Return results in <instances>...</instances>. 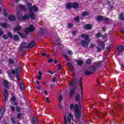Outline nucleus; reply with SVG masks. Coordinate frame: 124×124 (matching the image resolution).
Wrapping results in <instances>:
<instances>
[{
    "label": "nucleus",
    "instance_id": "obj_1",
    "mask_svg": "<svg viewBox=\"0 0 124 124\" xmlns=\"http://www.w3.org/2000/svg\"><path fill=\"white\" fill-rule=\"evenodd\" d=\"M28 8L29 9V15L28 14H25L24 16L22 17V19L23 21L26 20H29L30 17L31 19L34 20L35 19V16L34 15V12H37L38 11V8L35 6H32L31 4L28 3L27 4Z\"/></svg>",
    "mask_w": 124,
    "mask_h": 124
},
{
    "label": "nucleus",
    "instance_id": "obj_2",
    "mask_svg": "<svg viewBox=\"0 0 124 124\" xmlns=\"http://www.w3.org/2000/svg\"><path fill=\"white\" fill-rule=\"evenodd\" d=\"M81 37L84 38L85 41H81V44L83 46H87L89 45V43L91 42V39L89 38V35L86 34H81Z\"/></svg>",
    "mask_w": 124,
    "mask_h": 124
},
{
    "label": "nucleus",
    "instance_id": "obj_3",
    "mask_svg": "<svg viewBox=\"0 0 124 124\" xmlns=\"http://www.w3.org/2000/svg\"><path fill=\"white\" fill-rule=\"evenodd\" d=\"M74 108L76 118L80 119V117H81V105L76 104L75 105Z\"/></svg>",
    "mask_w": 124,
    "mask_h": 124
},
{
    "label": "nucleus",
    "instance_id": "obj_4",
    "mask_svg": "<svg viewBox=\"0 0 124 124\" xmlns=\"http://www.w3.org/2000/svg\"><path fill=\"white\" fill-rule=\"evenodd\" d=\"M73 118V116L71 114H69L67 116H64V123L65 124H71V120Z\"/></svg>",
    "mask_w": 124,
    "mask_h": 124
},
{
    "label": "nucleus",
    "instance_id": "obj_5",
    "mask_svg": "<svg viewBox=\"0 0 124 124\" xmlns=\"http://www.w3.org/2000/svg\"><path fill=\"white\" fill-rule=\"evenodd\" d=\"M34 30H35L34 26H33L32 25H31L25 29V32L28 34L29 32H31V31H33Z\"/></svg>",
    "mask_w": 124,
    "mask_h": 124
},
{
    "label": "nucleus",
    "instance_id": "obj_6",
    "mask_svg": "<svg viewBox=\"0 0 124 124\" xmlns=\"http://www.w3.org/2000/svg\"><path fill=\"white\" fill-rule=\"evenodd\" d=\"M3 96L4 97V101H7V99H8V91L6 90H4V92H3Z\"/></svg>",
    "mask_w": 124,
    "mask_h": 124
},
{
    "label": "nucleus",
    "instance_id": "obj_7",
    "mask_svg": "<svg viewBox=\"0 0 124 124\" xmlns=\"http://www.w3.org/2000/svg\"><path fill=\"white\" fill-rule=\"evenodd\" d=\"M8 19L11 22H13L16 20V16L13 15H10L8 16Z\"/></svg>",
    "mask_w": 124,
    "mask_h": 124
},
{
    "label": "nucleus",
    "instance_id": "obj_8",
    "mask_svg": "<svg viewBox=\"0 0 124 124\" xmlns=\"http://www.w3.org/2000/svg\"><path fill=\"white\" fill-rule=\"evenodd\" d=\"M124 50V46H120L117 48V52L118 53V55H121V53Z\"/></svg>",
    "mask_w": 124,
    "mask_h": 124
},
{
    "label": "nucleus",
    "instance_id": "obj_9",
    "mask_svg": "<svg viewBox=\"0 0 124 124\" xmlns=\"http://www.w3.org/2000/svg\"><path fill=\"white\" fill-rule=\"evenodd\" d=\"M84 29L85 30H92L93 29V26L91 24H87L84 26Z\"/></svg>",
    "mask_w": 124,
    "mask_h": 124
},
{
    "label": "nucleus",
    "instance_id": "obj_10",
    "mask_svg": "<svg viewBox=\"0 0 124 124\" xmlns=\"http://www.w3.org/2000/svg\"><path fill=\"white\" fill-rule=\"evenodd\" d=\"M12 74H13V75H15V74H16L15 70H12L11 72L9 73V77L10 78H12V76H11Z\"/></svg>",
    "mask_w": 124,
    "mask_h": 124
},
{
    "label": "nucleus",
    "instance_id": "obj_11",
    "mask_svg": "<svg viewBox=\"0 0 124 124\" xmlns=\"http://www.w3.org/2000/svg\"><path fill=\"white\" fill-rule=\"evenodd\" d=\"M89 15L90 14L88 12H84L81 14L80 19H83V17H84V16H89Z\"/></svg>",
    "mask_w": 124,
    "mask_h": 124
},
{
    "label": "nucleus",
    "instance_id": "obj_12",
    "mask_svg": "<svg viewBox=\"0 0 124 124\" xmlns=\"http://www.w3.org/2000/svg\"><path fill=\"white\" fill-rule=\"evenodd\" d=\"M18 7L21 10H23L24 11H27V8L26 7V6L23 5H19L18 6Z\"/></svg>",
    "mask_w": 124,
    "mask_h": 124
},
{
    "label": "nucleus",
    "instance_id": "obj_13",
    "mask_svg": "<svg viewBox=\"0 0 124 124\" xmlns=\"http://www.w3.org/2000/svg\"><path fill=\"white\" fill-rule=\"evenodd\" d=\"M32 124H38V121L37 120V118L36 117H33Z\"/></svg>",
    "mask_w": 124,
    "mask_h": 124
},
{
    "label": "nucleus",
    "instance_id": "obj_14",
    "mask_svg": "<svg viewBox=\"0 0 124 124\" xmlns=\"http://www.w3.org/2000/svg\"><path fill=\"white\" fill-rule=\"evenodd\" d=\"M4 114V108H2L0 111V119L2 118V116Z\"/></svg>",
    "mask_w": 124,
    "mask_h": 124
},
{
    "label": "nucleus",
    "instance_id": "obj_15",
    "mask_svg": "<svg viewBox=\"0 0 124 124\" xmlns=\"http://www.w3.org/2000/svg\"><path fill=\"white\" fill-rule=\"evenodd\" d=\"M74 93H75V89L74 88H72L70 92V96H73V95H74Z\"/></svg>",
    "mask_w": 124,
    "mask_h": 124
},
{
    "label": "nucleus",
    "instance_id": "obj_16",
    "mask_svg": "<svg viewBox=\"0 0 124 124\" xmlns=\"http://www.w3.org/2000/svg\"><path fill=\"white\" fill-rule=\"evenodd\" d=\"M21 29H22V27L20 26H17L14 28V31H20Z\"/></svg>",
    "mask_w": 124,
    "mask_h": 124
},
{
    "label": "nucleus",
    "instance_id": "obj_17",
    "mask_svg": "<svg viewBox=\"0 0 124 124\" xmlns=\"http://www.w3.org/2000/svg\"><path fill=\"white\" fill-rule=\"evenodd\" d=\"M72 6L73 8H78L79 5L77 3H72Z\"/></svg>",
    "mask_w": 124,
    "mask_h": 124
},
{
    "label": "nucleus",
    "instance_id": "obj_18",
    "mask_svg": "<svg viewBox=\"0 0 124 124\" xmlns=\"http://www.w3.org/2000/svg\"><path fill=\"white\" fill-rule=\"evenodd\" d=\"M72 3H68L66 5V8L67 9H70V8H72Z\"/></svg>",
    "mask_w": 124,
    "mask_h": 124
},
{
    "label": "nucleus",
    "instance_id": "obj_19",
    "mask_svg": "<svg viewBox=\"0 0 124 124\" xmlns=\"http://www.w3.org/2000/svg\"><path fill=\"white\" fill-rule=\"evenodd\" d=\"M17 33H18V34H19V35L22 38H25L27 36V35H26L25 34H23V33H21V32H18Z\"/></svg>",
    "mask_w": 124,
    "mask_h": 124
},
{
    "label": "nucleus",
    "instance_id": "obj_20",
    "mask_svg": "<svg viewBox=\"0 0 124 124\" xmlns=\"http://www.w3.org/2000/svg\"><path fill=\"white\" fill-rule=\"evenodd\" d=\"M0 25L2 28H3V29H6V28L8 27V25L5 23H1Z\"/></svg>",
    "mask_w": 124,
    "mask_h": 124
},
{
    "label": "nucleus",
    "instance_id": "obj_21",
    "mask_svg": "<svg viewBox=\"0 0 124 124\" xmlns=\"http://www.w3.org/2000/svg\"><path fill=\"white\" fill-rule=\"evenodd\" d=\"M3 84L5 87H6V88H8V87H9V83H8V81H7V80H4L3 81Z\"/></svg>",
    "mask_w": 124,
    "mask_h": 124
},
{
    "label": "nucleus",
    "instance_id": "obj_22",
    "mask_svg": "<svg viewBox=\"0 0 124 124\" xmlns=\"http://www.w3.org/2000/svg\"><path fill=\"white\" fill-rule=\"evenodd\" d=\"M13 40L15 41H18V40H19V36H18V35H14L13 36Z\"/></svg>",
    "mask_w": 124,
    "mask_h": 124
},
{
    "label": "nucleus",
    "instance_id": "obj_23",
    "mask_svg": "<svg viewBox=\"0 0 124 124\" xmlns=\"http://www.w3.org/2000/svg\"><path fill=\"white\" fill-rule=\"evenodd\" d=\"M34 46V42H31L28 44V47L31 48Z\"/></svg>",
    "mask_w": 124,
    "mask_h": 124
},
{
    "label": "nucleus",
    "instance_id": "obj_24",
    "mask_svg": "<svg viewBox=\"0 0 124 124\" xmlns=\"http://www.w3.org/2000/svg\"><path fill=\"white\" fill-rule=\"evenodd\" d=\"M68 66H69V68L71 69V71H73L74 68H73V66L70 62L68 63Z\"/></svg>",
    "mask_w": 124,
    "mask_h": 124
},
{
    "label": "nucleus",
    "instance_id": "obj_25",
    "mask_svg": "<svg viewBox=\"0 0 124 124\" xmlns=\"http://www.w3.org/2000/svg\"><path fill=\"white\" fill-rule=\"evenodd\" d=\"M78 85L80 88V89L82 90V89H83V86H82V79H79L78 80Z\"/></svg>",
    "mask_w": 124,
    "mask_h": 124
},
{
    "label": "nucleus",
    "instance_id": "obj_26",
    "mask_svg": "<svg viewBox=\"0 0 124 124\" xmlns=\"http://www.w3.org/2000/svg\"><path fill=\"white\" fill-rule=\"evenodd\" d=\"M102 19H103V16H99L97 17L96 20L97 21H98V22H100V21H101Z\"/></svg>",
    "mask_w": 124,
    "mask_h": 124
},
{
    "label": "nucleus",
    "instance_id": "obj_27",
    "mask_svg": "<svg viewBox=\"0 0 124 124\" xmlns=\"http://www.w3.org/2000/svg\"><path fill=\"white\" fill-rule=\"evenodd\" d=\"M99 45L100 47H101V48H104L105 47V44H104V42L99 43Z\"/></svg>",
    "mask_w": 124,
    "mask_h": 124
},
{
    "label": "nucleus",
    "instance_id": "obj_28",
    "mask_svg": "<svg viewBox=\"0 0 124 124\" xmlns=\"http://www.w3.org/2000/svg\"><path fill=\"white\" fill-rule=\"evenodd\" d=\"M19 86L20 88V90H24V89H25L24 86V84H23L22 83H19Z\"/></svg>",
    "mask_w": 124,
    "mask_h": 124
},
{
    "label": "nucleus",
    "instance_id": "obj_29",
    "mask_svg": "<svg viewBox=\"0 0 124 124\" xmlns=\"http://www.w3.org/2000/svg\"><path fill=\"white\" fill-rule=\"evenodd\" d=\"M76 62L78 63V65H82V64H83V61L82 60L77 61Z\"/></svg>",
    "mask_w": 124,
    "mask_h": 124
},
{
    "label": "nucleus",
    "instance_id": "obj_30",
    "mask_svg": "<svg viewBox=\"0 0 124 124\" xmlns=\"http://www.w3.org/2000/svg\"><path fill=\"white\" fill-rule=\"evenodd\" d=\"M21 71H22V69L20 67H18L16 69V73H17V74H20V73H21Z\"/></svg>",
    "mask_w": 124,
    "mask_h": 124
},
{
    "label": "nucleus",
    "instance_id": "obj_31",
    "mask_svg": "<svg viewBox=\"0 0 124 124\" xmlns=\"http://www.w3.org/2000/svg\"><path fill=\"white\" fill-rule=\"evenodd\" d=\"M17 16L19 18H21V17H22V16H23V14L22 13V11H18L17 12Z\"/></svg>",
    "mask_w": 124,
    "mask_h": 124
},
{
    "label": "nucleus",
    "instance_id": "obj_32",
    "mask_svg": "<svg viewBox=\"0 0 124 124\" xmlns=\"http://www.w3.org/2000/svg\"><path fill=\"white\" fill-rule=\"evenodd\" d=\"M67 53L68 55H69L70 56H72V55H73V52L71 50H67Z\"/></svg>",
    "mask_w": 124,
    "mask_h": 124
},
{
    "label": "nucleus",
    "instance_id": "obj_33",
    "mask_svg": "<svg viewBox=\"0 0 124 124\" xmlns=\"http://www.w3.org/2000/svg\"><path fill=\"white\" fill-rule=\"evenodd\" d=\"M86 63L87 64H91L92 63V60H91V59H87L86 61Z\"/></svg>",
    "mask_w": 124,
    "mask_h": 124
},
{
    "label": "nucleus",
    "instance_id": "obj_34",
    "mask_svg": "<svg viewBox=\"0 0 124 124\" xmlns=\"http://www.w3.org/2000/svg\"><path fill=\"white\" fill-rule=\"evenodd\" d=\"M79 97V95H77V96L76 97V101H80L82 100Z\"/></svg>",
    "mask_w": 124,
    "mask_h": 124
},
{
    "label": "nucleus",
    "instance_id": "obj_35",
    "mask_svg": "<svg viewBox=\"0 0 124 124\" xmlns=\"http://www.w3.org/2000/svg\"><path fill=\"white\" fill-rule=\"evenodd\" d=\"M119 19L120 20H124V14H121L119 16Z\"/></svg>",
    "mask_w": 124,
    "mask_h": 124
},
{
    "label": "nucleus",
    "instance_id": "obj_36",
    "mask_svg": "<svg viewBox=\"0 0 124 124\" xmlns=\"http://www.w3.org/2000/svg\"><path fill=\"white\" fill-rule=\"evenodd\" d=\"M8 36L9 38H12V33L11 32H8L7 33Z\"/></svg>",
    "mask_w": 124,
    "mask_h": 124
},
{
    "label": "nucleus",
    "instance_id": "obj_37",
    "mask_svg": "<svg viewBox=\"0 0 124 124\" xmlns=\"http://www.w3.org/2000/svg\"><path fill=\"white\" fill-rule=\"evenodd\" d=\"M9 62L10 64H13V63H14V61L11 59H10L9 60Z\"/></svg>",
    "mask_w": 124,
    "mask_h": 124
},
{
    "label": "nucleus",
    "instance_id": "obj_38",
    "mask_svg": "<svg viewBox=\"0 0 124 124\" xmlns=\"http://www.w3.org/2000/svg\"><path fill=\"white\" fill-rule=\"evenodd\" d=\"M25 46H26V43H22L20 46V48H24V47H25Z\"/></svg>",
    "mask_w": 124,
    "mask_h": 124
},
{
    "label": "nucleus",
    "instance_id": "obj_39",
    "mask_svg": "<svg viewBox=\"0 0 124 124\" xmlns=\"http://www.w3.org/2000/svg\"><path fill=\"white\" fill-rule=\"evenodd\" d=\"M21 117H22V113H18L17 114V119H18V120H21Z\"/></svg>",
    "mask_w": 124,
    "mask_h": 124
},
{
    "label": "nucleus",
    "instance_id": "obj_40",
    "mask_svg": "<svg viewBox=\"0 0 124 124\" xmlns=\"http://www.w3.org/2000/svg\"><path fill=\"white\" fill-rule=\"evenodd\" d=\"M64 57L66 60V61H70V59L69 58V57H67V55H64Z\"/></svg>",
    "mask_w": 124,
    "mask_h": 124
},
{
    "label": "nucleus",
    "instance_id": "obj_41",
    "mask_svg": "<svg viewBox=\"0 0 124 124\" xmlns=\"http://www.w3.org/2000/svg\"><path fill=\"white\" fill-rule=\"evenodd\" d=\"M16 100V98L14 96H13L11 98V102H14Z\"/></svg>",
    "mask_w": 124,
    "mask_h": 124
},
{
    "label": "nucleus",
    "instance_id": "obj_42",
    "mask_svg": "<svg viewBox=\"0 0 124 124\" xmlns=\"http://www.w3.org/2000/svg\"><path fill=\"white\" fill-rule=\"evenodd\" d=\"M73 108H74V105L73 104H71L70 105V109H71V110H72Z\"/></svg>",
    "mask_w": 124,
    "mask_h": 124
},
{
    "label": "nucleus",
    "instance_id": "obj_43",
    "mask_svg": "<svg viewBox=\"0 0 124 124\" xmlns=\"http://www.w3.org/2000/svg\"><path fill=\"white\" fill-rule=\"evenodd\" d=\"M11 121L12 122L13 124H16V122H15V120L14 119V118H11Z\"/></svg>",
    "mask_w": 124,
    "mask_h": 124
},
{
    "label": "nucleus",
    "instance_id": "obj_44",
    "mask_svg": "<svg viewBox=\"0 0 124 124\" xmlns=\"http://www.w3.org/2000/svg\"><path fill=\"white\" fill-rule=\"evenodd\" d=\"M92 74V72L90 71H87L85 72V75H91Z\"/></svg>",
    "mask_w": 124,
    "mask_h": 124
},
{
    "label": "nucleus",
    "instance_id": "obj_45",
    "mask_svg": "<svg viewBox=\"0 0 124 124\" xmlns=\"http://www.w3.org/2000/svg\"><path fill=\"white\" fill-rule=\"evenodd\" d=\"M3 39H7V38H8V37L7 36V35H6L5 34H3Z\"/></svg>",
    "mask_w": 124,
    "mask_h": 124
},
{
    "label": "nucleus",
    "instance_id": "obj_46",
    "mask_svg": "<svg viewBox=\"0 0 124 124\" xmlns=\"http://www.w3.org/2000/svg\"><path fill=\"white\" fill-rule=\"evenodd\" d=\"M59 101H62V95L59 96Z\"/></svg>",
    "mask_w": 124,
    "mask_h": 124
},
{
    "label": "nucleus",
    "instance_id": "obj_47",
    "mask_svg": "<svg viewBox=\"0 0 124 124\" xmlns=\"http://www.w3.org/2000/svg\"><path fill=\"white\" fill-rule=\"evenodd\" d=\"M100 36H101V35L99 33L96 34V37H97V38H99Z\"/></svg>",
    "mask_w": 124,
    "mask_h": 124
},
{
    "label": "nucleus",
    "instance_id": "obj_48",
    "mask_svg": "<svg viewBox=\"0 0 124 124\" xmlns=\"http://www.w3.org/2000/svg\"><path fill=\"white\" fill-rule=\"evenodd\" d=\"M4 33L3 31L0 29V36H1L2 35H3Z\"/></svg>",
    "mask_w": 124,
    "mask_h": 124
},
{
    "label": "nucleus",
    "instance_id": "obj_49",
    "mask_svg": "<svg viewBox=\"0 0 124 124\" xmlns=\"http://www.w3.org/2000/svg\"><path fill=\"white\" fill-rule=\"evenodd\" d=\"M74 82H75V80L72 79V82L70 83V86H72L74 84Z\"/></svg>",
    "mask_w": 124,
    "mask_h": 124
},
{
    "label": "nucleus",
    "instance_id": "obj_50",
    "mask_svg": "<svg viewBox=\"0 0 124 124\" xmlns=\"http://www.w3.org/2000/svg\"><path fill=\"white\" fill-rule=\"evenodd\" d=\"M68 28H72V27H73V24H72L71 23H69L68 24Z\"/></svg>",
    "mask_w": 124,
    "mask_h": 124
},
{
    "label": "nucleus",
    "instance_id": "obj_51",
    "mask_svg": "<svg viewBox=\"0 0 124 124\" xmlns=\"http://www.w3.org/2000/svg\"><path fill=\"white\" fill-rule=\"evenodd\" d=\"M94 46H95V45H94V44H91L90 45V48H93V47H94Z\"/></svg>",
    "mask_w": 124,
    "mask_h": 124
},
{
    "label": "nucleus",
    "instance_id": "obj_52",
    "mask_svg": "<svg viewBox=\"0 0 124 124\" xmlns=\"http://www.w3.org/2000/svg\"><path fill=\"white\" fill-rule=\"evenodd\" d=\"M75 21H77V22H78L79 21V16H76L75 18Z\"/></svg>",
    "mask_w": 124,
    "mask_h": 124
},
{
    "label": "nucleus",
    "instance_id": "obj_53",
    "mask_svg": "<svg viewBox=\"0 0 124 124\" xmlns=\"http://www.w3.org/2000/svg\"><path fill=\"white\" fill-rule=\"evenodd\" d=\"M11 110H12L13 112H14V111H15V107H14V106H12V107H11Z\"/></svg>",
    "mask_w": 124,
    "mask_h": 124
},
{
    "label": "nucleus",
    "instance_id": "obj_54",
    "mask_svg": "<svg viewBox=\"0 0 124 124\" xmlns=\"http://www.w3.org/2000/svg\"><path fill=\"white\" fill-rule=\"evenodd\" d=\"M20 74H17V75L16 76V78L18 80H20Z\"/></svg>",
    "mask_w": 124,
    "mask_h": 124
},
{
    "label": "nucleus",
    "instance_id": "obj_55",
    "mask_svg": "<svg viewBox=\"0 0 124 124\" xmlns=\"http://www.w3.org/2000/svg\"><path fill=\"white\" fill-rule=\"evenodd\" d=\"M101 50V48H100L99 47H97V52H100V50Z\"/></svg>",
    "mask_w": 124,
    "mask_h": 124
},
{
    "label": "nucleus",
    "instance_id": "obj_56",
    "mask_svg": "<svg viewBox=\"0 0 124 124\" xmlns=\"http://www.w3.org/2000/svg\"><path fill=\"white\" fill-rule=\"evenodd\" d=\"M16 110L17 112H20V111L21 110V108L19 107H16Z\"/></svg>",
    "mask_w": 124,
    "mask_h": 124
},
{
    "label": "nucleus",
    "instance_id": "obj_57",
    "mask_svg": "<svg viewBox=\"0 0 124 124\" xmlns=\"http://www.w3.org/2000/svg\"><path fill=\"white\" fill-rule=\"evenodd\" d=\"M53 82H57V78H53L52 79Z\"/></svg>",
    "mask_w": 124,
    "mask_h": 124
},
{
    "label": "nucleus",
    "instance_id": "obj_58",
    "mask_svg": "<svg viewBox=\"0 0 124 124\" xmlns=\"http://www.w3.org/2000/svg\"><path fill=\"white\" fill-rule=\"evenodd\" d=\"M42 78V76H38L37 77V78L38 79V80H41V78Z\"/></svg>",
    "mask_w": 124,
    "mask_h": 124
},
{
    "label": "nucleus",
    "instance_id": "obj_59",
    "mask_svg": "<svg viewBox=\"0 0 124 124\" xmlns=\"http://www.w3.org/2000/svg\"><path fill=\"white\" fill-rule=\"evenodd\" d=\"M39 76H42V72L41 71H39Z\"/></svg>",
    "mask_w": 124,
    "mask_h": 124
},
{
    "label": "nucleus",
    "instance_id": "obj_60",
    "mask_svg": "<svg viewBox=\"0 0 124 124\" xmlns=\"http://www.w3.org/2000/svg\"><path fill=\"white\" fill-rule=\"evenodd\" d=\"M53 61L54 60L53 59H50L48 60V62H53Z\"/></svg>",
    "mask_w": 124,
    "mask_h": 124
},
{
    "label": "nucleus",
    "instance_id": "obj_61",
    "mask_svg": "<svg viewBox=\"0 0 124 124\" xmlns=\"http://www.w3.org/2000/svg\"><path fill=\"white\" fill-rule=\"evenodd\" d=\"M41 88H42V87H41V86H38L37 87V89H38V90H40V89H41Z\"/></svg>",
    "mask_w": 124,
    "mask_h": 124
},
{
    "label": "nucleus",
    "instance_id": "obj_62",
    "mask_svg": "<svg viewBox=\"0 0 124 124\" xmlns=\"http://www.w3.org/2000/svg\"><path fill=\"white\" fill-rule=\"evenodd\" d=\"M46 102H50V100H49V98H46Z\"/></svg>",
    "mask_w": 124,
    "mask_h": 124
},
{
    "label": "nucleus",
    "instance_id": "obj_63",
    "mask_svg": "<svg viewBox=\"0 0 124 124\" xmlns=\"http://www.w3.org/2000/svg\"><path fill=\"white\" fill-rule=\"evenodd\" d=\"M73 35H74L75 34V33H76V31H73V32H72Z\"/></svg>",
    "mask_w": 124,
    "mask_h": 124
},
{
    "label": "nucleus",
    "instance_id": "obj_64",
    "mask_svg": "<svg viewBox=\"0 0 124 124\" xmlns=\"http://www.w3.org/2000/svg\"><path fill=\"white\" fill-rule=\"evenodd\" d=\"M42 56H46V54H45V53H44V52H43L42 53Z\"/></svg>",
    "mask_w": 124,
    "mask_h": 124
}]
</instances>
